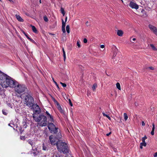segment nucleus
I'll list each match as a JSON object with an SVG mask.
<instances>
[{"instance_id": "obj_34", "label": "nucleus", "mask_w": 157, "mask_h": 157, "mask_svg": "<svg viewBox=\"0 0 157 157\" xmlns=\"http://www.w3.org/2000/svg\"><path fill=\"white\" fill-rule=\"evenodd\" d=\"M140 145L142 146L146 147L147 145V143L145 142H143L140 143Z\"/></svg>"}, {"instance_id": "obj_5", "label": "nucleus", "mask_w": 157, "mask_h": 157, "mask_svg": "<svg viewBox=\"0 0 157 157\" xmlns=\"http://www.w3.org/2000/svg\"><path fill=\"white\" fill-rule=\"evenodd\" d=\"M15 92L18 94H20L25 92L27 90L26 86L24 84L18 83L17 82L14 87Z\"/></svg>"}, {"instance_id": "obj_33", "label": "nucleus", "mask_w": 157, "mask_h": 157, "mask_svg": "<svg viewBox=\"0 0 157 157\" xmlns=\"http://www.w3.org/2000/svg\"><path fill=\"white\" fill-rule=\"evenodd\" d=\"M147 138V137L146 136H145L142 137L141 139L142 141L143 142H145V140Z\"/></svg>"}, {"instance_id": "obj_46", "label": "nucleus", "mask_w": 157, "mask_h": 157, "mask_svg": "<svg viewBox=\"0 0 157 157\" xmlns=\"http://www.w3.org/2000/svg\"><path fill=\"white\" fill-rule=\"evenodd\" d=\"M148 68L150 69V70H154V68L152 67H148Z\"/></svg>"}, {"instance_id": "obj_40", "label": "nucleus", "mask_w": 157, "mask_h": 157, "mask_svg": "<svg viewBox=\"0 0 157 157\" xmlns=\"http://www.w3.org/2000/svg\"><path fill=\"white\" fill-rule=\"evenodd\" d=\"M28 39L30 41H31L32 43H35V41L34 40H33L32 39H31L30 37Z\"/></svg>"}, {"instance_id": "obj_14", "label": "nucleus", "mask_w": 157, "mask_h": 157, "mask_svg": "<svg viewBox=\"0 0 157 157\" xmlns=\"http://www.w3.org/2000/svg\"><path fill=\"white\" fill-rule=\"evenodd\" d=\"M42 147V149L44 151H48L49 148L48 147L47 145H45L44 143L43 144Z\"/></svg>"}, {"instance_id": "obj_44", "label": "nucleus", "mask_w": 157, "mask_h": 157, "mask_svg": "<svg viewBox=\"0 0 157 157\" xmlns=\"http://www.w3.org/2000/svg\"><path fill=\"white\" fill-rule=\"evenodd\" d=\"M83 42L85 43H87V39L86 38H84L83 40Z\"/></svg>"}, {"instance_id": "obj_50", "label": "nucleus", "mask_w": 157, "mask_h": 157, "mask_svg": "<svg viewBox=\"0 0 157 157\" xmlns=\"http://www.w3.org/2000/svg\"><path fill=\"white\" fill-rule=\"evenodd\" d=\"M111 134V132H110L108 133H107L106 134V136H109V135H110Z\"/></svg>"}, {"instance_id": "obj_45", "label": "nucleus", "mask_w": 157, "mask_h": 157, "mask_svg": "<svg viewBox=\"0 0 157 157\" xmlns=\"http://www.w3.org/2000/svg\"><path fill=\"white\" fill-rule=\"evenodd\" d=\"M54 82L55 83V84L56 85L57 87V88L59 89V85H58L57 84V83L55 81H54Z\"/></svg>"}, {"instance_id": "obj_41", "label": "nucleus", "mask_w": 157, "mask_h": 157, "mask_svg": "<svg viewBox=\"0 0 157 157\" xmlns=\"http://www.w3.org/2000/svg\"><path fill=\"white\" fill-rule=\"evenodd\" d=\"M77 46H78V48H79L81 46H80V41H77Z\"/></svg>"}, {"instance_id": "obj_17", "label": "nucleus", "mask_w": 157, "mask_h": 157, "mask_svg": "<svg viewBox=\"0 0 157 157\" xmlns=\"http://www.w3.org/2000/svg\"><path fill=\"white\" fill-rule=\"evenodd\" d=\"M150 46L152 49L155 51H157V49L155 47L154 45L152 44H151Z\"/></svg>"}, {"instance_id": "obj_13", "label": "nucleus", "mask_w": 157, "mask_h": 157, "mask_svg": "<svg viewBox=\"0 0 157 157\" xmlns=\"http://www.w3.org/2000/svg\"><path fill=\"white\" fill-rule=\"evenodd\" d=\"M16 16L17 19L20 22H23L24 21L23 19L21 18V17L20 15H16Z\"/></svg>"}, {"instance_id": "obj_28", "label": "nucleus", "mask_w": 157, "mask_h": 157, "mask_svg": "<svg viewBox=\"0 0 157 157\" xmlns=\"http://www.w3.org/2000/svg\"><path fill=\"white\" fill-rule=\"evenodd\" d=\"M124 119L125 121H126L128 118V116L126 113H124Z\"/></svg>"}, {"instance_id": "obj_59", "label": "nucleus", "mask_w": 157, "mask_h": 157, "mask_svg": "<svg viewBox=\"0 0 157 157\" xmlns=\"http://www.w3.org/2000/svg\"><path fill=\"white\" fill-rule=\"evenodd\" d=\"M52 79H53V81L54 82V81H55L54 80V78H53Z\"/></svg>"}, {"instance_id": "obj_23", "label": "nucleus", "mask_w": 157, "mask_h": 157, "mask_svg": "<svg viewBox=\"0 0 157 157\" xmlns=\"http://www.w3.org/2000/svg\"><path fill=\"white\" fill-rule=\"evenodd\" d=\"M66 29L67 32L69 33H70V26L69 25H67L66 26Z\"/></svg>"}, {"instance_id": "obj_12", "label": "nucleus", "mask_w": 157, "mask_h": 157, "mask_svg": "<svg viewBox=\"0 0 157 157\" xmlns=\"http://www.w3.org/2000/svg\"><path fill=\"white\" fill-rule=\"evenodd\" d=\"M148 27L150 29L151 31H153L154 33L155 32L156 29H157V28L156 27L151 25H148Z\"/></svg>"}, {"instance_id": "obj_16", "label": "nucleus", "mask_w": 157, "mask_h": 157, "mask_svg": "<svg viewBox=\"0 0 157 157\" xmlns=\"http://www.w3.org/2000/svg\"><path fill=\"white\" fill-rule=\"evenodd\" d=\"M152 131L151 132V134L152 135H153L154 134V131L155 129V125L154 123L152 124Z\"/></svg>"}, {"instance_id": "obj_4", "label": "nucleus", "mask_w": 157, "mask_h": 157, "mask_svg": "<svg viewBox=\"0 0 157 157\" xmlns=\"http://www.w3.org/2000/svg\"><path fill=\"white\" fill-rule=\"evenodd\" d=\"M34 99L32 96L28 94L25 96L24 99V104L29 107H33L34 105Z\"/></svg>"}, {"instance_id": "obj_53", "label": "nucleus", "mask_w": 157, "mask_h": 157, "mask_svg": "<svg viewBox=\"0 0 157 157\" xmlns=\"http://www.w3.org/2000/svg\"><path fill=\"white\" fill-rule=\"evenodd\" d=\"M49 34L50 35H55V34L52 33H49Z\"/></svg>"}, {"instance_id": "obj_11", "label": "nucleus", "mask_w": 157, "mask_h": 157, "mask_svg": "<svg viewBox=\"0 0 157 157\" xmlns=\"http://www.w3.org/2000/svg\"><path fill=\"white\" fill-rule=\"evenodd\" d=\"M67 17H66L65 18V22L64 21L63 19H62V32L63 33H66V30L65 29V27L66 26V22L67 21Z\"/></svg>"}, {"instance_id": "obj_1", "label": "nucleus", "mask_w": 157, "mask_h": 157, "mask_svg": "<svg viewBox=\"0 0 157 157\" xmlns=\"http://www.w3.org/2000/svg\"><path fill=\"white\" fill-rule=\"evenodd\" d=\"M1 78V84L3 87H10L13 88L17 82V81L13 80L10 77L4 73Z\"/></svg>"}, {"instance_id": "obj_15", "label": "nucleus", "mask_w": 157, "mask_h": 157, "mask_svg": "<svg viewBox=\"0 0 157 157\" xmlns=\"http://www.w3.org/2000/svg\"><path fill=\"white\" fill-rule=\"evenodd\" d=\"M123 33V32L121 30H118L117 31V35L120 36H122Z\"/></svg>"}, {"instance_id": "obj_8", "label": "nucleus", "mask_w": 157, "mask_h": 157, "mask_svg": "<svg viewBox=\"0 0 157 157\" xmlns=\"http://www.w3.org/2000/svg\"><path fill=\"white\" fill-rule=\"evenodd\" d=\"M57 140V139L52 135L50 136L49 137V141L52 145H56L57 143L58 142Z\"/></svg>"}, {"instance_id": "obj_38", "label": "nucleus", "mask_w": 157, "mask_h": 157, "mask_svg": "<svg viewBox=\"0 0 157 157\" xmlns=\"http://www.w3.org/2000/svg\"><path fill=\"white\" fill-rule=\"evenodd\" d=\"M97 86L96 85L94 84L92 86V89L94 91L96 88Z\"/></svg>"}, {"instance_id": "obj_20", "label": "nucleus", "mask_w": 157, "mask_h": 157, "mask_svg": "<svg viewBox=\"0 0 157 157\" xmlns=\"http://www.w3.org/2000/svg\"><path fill=\"white\" fill-rule=\"evenodd\" d=\"M102 114L103 115V116L104 117H106L109 120H111V118L109 116L107 115L105 113H104V112H102Z\"/></svg>"}, {"instance_id": "obj_26", "label": "nucleus", "mask_w": 157, "mask_h": 157, "mask_svg": "<svg viewBox=\"0 0 157 157\" xmlns=\"http://www.w3.org/2000/svg\"><path fill=\"white\" fill-rule=\"evenodd\" d=\"M4 74V73L0 71V82L1 83V79H2L1 77H2Z\"/></svg>"}, {"instance_id": "obj_43", "label": "nucleus", "mask_w": 157, "mask_h": 157, "mask_svg": "<svg viewBox=\"0 0 157 157\" xmlns=\"http://www.w3.org/2000/svg\"><path fill=\"white\" fill-rule=\"evenodd\" d=\"M2 112L3 114L5 115H6L7 114V113L5 110H2Z\"/></svg>"}, {"instance_id": "obj_21", "label": "nucleus", "mask_w": 157, "mask_h": 157, "mask_svg": "<svg viewBox=\"0 0 157 157\" xmlns=\"http://www.w3.org/2000/svg\"><path fill=\"white\" fill-rule=\"evenodd\" d=\"M60 12L61 13L63 14V16H64L65 14V12L64 10V9L62 7L60 8Z\"/></svg>"}, {"instance_id": "obj_2", "label": "nucleus", "mask_w": 157, "mask_h": 157, "mask_svg": "<svg viewBox=\"0 0 157 157\" xmlns=\"http://www.w3.org/2000/svg\"><path fill=\"white\" fill-rule=\"evenodd\" d=\"M33 118L36 122L38 123L40 126L44 127L47 126L48 122L44 113V114L39 115L37 117L35 115H33Z\"/></svg>"}, {"instance_id": "obj_37", "label": "nucleus", "mask_w": 157, "mask_h": 157, "mask_svg": "<svg viewBox=\"0 0 157 157\" xmlns=\"http://www.w3.org/2000/svg\"><path fill=\"white\" fill-rule=\"evenodd\" d=\"M132 37H131L130 38V41L133 43H135V40H136V38H133L132 39V41H131V39H132Z\"/></svg>"}, {"instance_id": "obj_48", "label": "nucleus", "mask_w": 157, "mask_h": 157, "mask_svg": "<svg viewBox=\"0 0 157 157\" xmlns=\"http://www.w3.org/2000/svg\"><path fill=\"white\" fill-rule=\"evenodd\" d=\"M118 122L119 123H121V122H122L121 118H120V119L118 120Z\"/></svg>"}, {"instance_id": "obj_22", "label": "nucleus", "mask_w": 157, "mask_h": 157, "mask_svg": "<svg viewBox=\"0 0 157 157\" xmlns=\"http://www.w3.org/2000/svg\"><path fill=\"white\" fill-rule=\"evenodd\" d=\"M32 149L34 151V152H33V155L34 156H36L38 154L37 153H36V152H35V150H36V148H35V149H33V147Z\"/></svg>"}, {"instance_id": "obj_36", "label": "nucleus", "mask_w": 157, "mask_h": 157, "mask_svg": "<svg viewBox=\"0 0 157 157\" xmlns=\"http://www.w3.org/2000/svg\"><path fill=\"white\" fill-rule=\"evenodd\" d=\"M19 130L21 134L24 131V129H22V128L21 127H20L19 128Z\"/></svg>"}, {"instance_id": "obj_47", "label": "nucleus", "mask_w": 157, "mask_h": 157, "mask_svg": "<svg viewBox=\"0 0 157 157\" xmlns=\"http://www.w3.org/2000/svg\"><path fill=\"white\" fill-rule=\"evenodd\" d=\"M157 157V152H155L154 153V157Z\"/></svg>"}, {"instance_id": "obj_49", "label": "nucleus", "mask_w": 157, "mask_h": 157, "mask_svg": "<svg viewBox=\"0 0 157 157\" xmlns=\"http://www.w3.org/2000/svg\"><path fill=\"white\" fill-rule=\"evenodd\" d=\"M142 125L143 126H144L145 125V124L144 121H142Z\"/></svg>"}, {"instance_id": "obj_39", "label": "nucleus", "mask_w": 157, "mask_h": 157, "mask_svg": "<svg viewBox=\"0 0 157 157\" xmlns=\"http://www.w3.org/2000/svg\"><path fill=\"white\" fill-rule=\"evenodd\" d=\"M60 84L62 85V86L63 87H66L67 86L66 84L64 83H63L62 82H60Z\"/></svg>"}, {"instance_id": "obj_9", "label": "nucleus", "mask_w": 157, "mask_h": 157, "mask_svg": "<svg viewBox=\"0 0 157 157\" xmlns=\"http://www.w3.org/2000/svg\"><path fill=\"white\" fill-rule=\"evenodd\" d=\"M32 107L34 109V110L35 113H36L38 114H39L40 112V109L39 105L37 104H34V105Z\"/></svg>"}, {"instance_id": "obj_3", "label": "nucleus", "mask_w": 157, "mask_h": 157, "mask_svg": "<svg viewBox=\"0 0 157 157\" xmlns=\"http://www.w3.org/2000/svg\"><path fill=\"white\" fill-rule=\"evenodd\" d=\"M57 149L59 151L63 154H67L69 153V149L68 147L67 144L62 141L58 140L56 144Z\"/></svg>"}, {"instance_id": "obj_6", "label": "nucleus", "mask_w": 157, "mask_h": 157, "mask_svg": "<svg viewBox=\"0 0 157 157\" xmlns=\"http://www.w3.org/2000/svg\"><path fill=\"white\" fill-rule=\"evenodd\" d=\"M53 122L48 123V128L51 133L56 134L58 132V128L56 127Z\"/></svg>"}, {"instance_id": "obj_56", "label": "nucleus", "mask_w": 157, "mask_h": 157, "mask_svg": "<svg viewBox=\"0 0 157 157\" xmlns=\"http://www.w3.org/2000/svg\"><path fill=\"white\" fill-rule=\"evenodd\" d=\"M39 2H40V3H41V0H39Z\"/></svg>"}, {"instance_id": "obj_27", "label": "nucleus", "mask_w": 157, "mask_h": 157, "mask_svg": "<svg viewBox=\"0 0 157 157\" xmlns=\"http://www.w3.org/2000/svg\"><path fill=\"white\" fill-rule=\"evenodd\" d=\"M52 157H60V156L57 153H54Z\"/></svg>"}, {"instance_id": "obj_54", "label": "nucleus", "mask_w": 157, "mask_h": 157, "mask_svg": "<svg viewBox=\"0 0 157 157\" xmlns=\"http://www.w3.org/2000/svg\"><path fill=\"white\" fill-rule=\"evenodd\" d=\"M140 148L141 149L143 148V146H142L141 145H140Z\"/></svg>"}, {"instance_id": "obj_18", "label": "nucleus", "mask_w": 157, "mask_h": 157, "mask_svg": "<svg viewBox=\"0 0 157 157\" xmlns=\"http://www.w3.org/2000/svg\"><path fill=\"white\" fill-rule=\"evenodd\" d=\"M31 26H32L33 31L34 33H37V30L36 28V27L34 26H33V25H31Z\"/></svg>"}, {"instance_id": "obj_57", "label": "nucleus", "mask_w": 157, "mask_h": 157, "mask_svg": "<svg viewBox=\"0 0 157 157\" xmlns=\"http://www.w3.org/2000/svg\"><path fill=\"white\" fill-rule=\"evenodd\" d=\"M26 14L27 15H28V14H29V13H28V14H27V13H26Z\"/></svg>"}, {"instance_id": "obj_42", "label": "nucleus", "mask_w": 157, "mask_h": 157, "mask_svg": "<svg viewBox=\"0 0 157 157\" xmlns=\"http://www.w3.org/2000/svg\"><path fill=\"white\" fill-rule=\"evenodd\" d=\"M68 101H69V103L70 105L71 106H73V104H72V103L71 102V99H69L68 100Z\"/></svg>"}, {"instance_id": "obj_7", "label": "nucleus", "mask_w": 157, "mask_h": 157, "mask_svg": "<svg viewBox=\"0 0 157 157\" xmlns=\"http://www.w3.org/2000/svg\"><path fill=\"white\" fill-rule=\"evenodd\" d=\"M46 117V120L47 121L48 123H49L52 122H54V119L53 116L50 114L49 112L46 111V112H44Z\"/></svg>"}, {"instance_id": "obj_30", "label": "nucleus", "mask_w": 157, "mask_h": 157, "mask_svg": "<svg viewBox=\"0 0 157 157\" xmlns=\"http://www.w3.org/2000/svg\"><path fill=\"white\" fill-rule=\"evenodd\" d=\"M58 109L60 113H64V111L62 109L61 107H59V108H58Z\"/></svg>"}, {"instance_id": "obj_35", "label": "nucleus", "mask_w": 157, "mask_h": 157, "mask_svg": "<svg viewBox=\"0 0 157 157\" xmlns=\"http://www.w3.org/2000/svg\"><path fill=\"white\" fill-rule=\"evenodd\" d=\"M44 19L45 22H47L48 21V19L47 17L45 16L43 17Z\"/></svg>"}, {"instance_id": "obj_25", "label": "nucleus", "mask_w": 157, "mask_h": 157, "mask_svg": "<svg viewBox=\"0 0 157 157\" xmlns=\"http://www.w3.org/2000/svg\"><path fill=\"white\" fill-rule=\"evenodd\" d=\"M116 86H117V88L119 89V90H121V86H120V83H119V82H117V83H116Z\"/></svg>"}, {"instance_id": "obj_10", "label": "nucleus", "mask_w": 157, "mask_h": 157, "mask_svg": "<svg viewBox=\"0 0 157 157\" xmlns=\"http://www.w3.org/2000/svg\"><path fill=\"white\" fill-rule=\"evenodd\" d=\"M129 6L132 9L137 10L139 8V6L136 3L131 1L129 4Z\"/></svg>"}, {"instance_id": "obj_51", "label": "nucleus", "mask_w": 157, "mask_h": 157, "mask_svg": "<svg viewBox=\"0 0 157 157\" xmlns=\"http://www.w3.org/2000/svg\"><path fill=\"white\" fill-rule=\"evenodd\" d=\"M86 24L87 26H88L89 25V22L88 21H87L86 23Z\"/></svg>"}, {"instance_id": "obj_29", "label": "nucleus", "mask_w": 157, "mask_h": 157, "mask_svg": "<svg viewBox=\"0 0 157 157\" xmlns=\"http://www.w3.org/2000/svg\"><path fill=\"white\" fill-rule=\"evenodd\" d=\"M56 136L58 138H60L62 137V135L61 133L59 132L58 133L57 135H56Z\"/></svg>"}, {"instance_id": "obj_32", "label": "nucleus", "mask_w": 157, "mask_h": 157, "mask_svg": "<svg viewBox=\"0 0 157 157\" xmlns=\"http://www.w3.org/2000/svg\"><path fill=\"white\" fill-rule=\"evenodd\" d=\"M22 33L25 35L26 38L28 39L29 37V36L28 35L27 33H25L24 31H22Z\"/></svg>"}, {"instance_id": "obj_24", "label": "nucleus", "mask_w": 157, "mask_h": 157, "mask_svg": "<svg viewBox=\"0 0 157 157\" xmlns=\"http://www.w3.org/2000/svg\"><path fill=\"white\" fill-rule=\"evenodd\" d=\"M54 101L56 104V105L57 106V108H59V107H61L60 105H59V104L57 101H56V100H54Z\"/></svg>"}, {"instance_id": "obj_58", "label": "nucleus", "mask_w": 157, "mask_h": 157, "mask_svg": "<svg viewBox=\"0 0 157 157\" xmlns=\"http://www.w3.org/2000/svg\"><path fill=\"white\" fill-rule=\"evenodd\" d=\"M26 14L27 15H28V14H29V13H28V14H27V13H26Z\"/></svg>"}, {"instance_id": "obj_52", "label": "nucleus", "mask_w": 157, "mask_h": 157, "mask_svg": "<svg viewBox=\"0 0 157 157\" xmlns=\"http://www.w3.org/2000/svg\"><path fill=\"white\" fill-rule=\"evenodd\" d=\"M105 47V46L104 45H101L100 46V47L101 48H103Z\"/></svg>"}, {"instance_id": "obj_19", "label": "nucleus", "mask_w": 157, "mask_h": 157, "mask_svg": "<svg viewBox=\"0 0 157 157\" xmlns=\"http://www.w3.org/2000/svg\"><path fill=\"white\" fill-rule=\"evenodd\" d=\"M62 50L63 52V59L64 61H65V59H66V56L65 54V51L64 50V48H63L62 49Z\"/></svg>"}, {"instance_id": "obj_55", "label": "nucleus", "mask_w": 157, "mask_h": 157, "mask_svg": "<svg viewBox=\"0 0 157 157\" xmlns=\"http://www.w3.org/2000/svg\"><path fill=\"white\" fill-rule=\"evenodd\" d=\"M8 125H9V126H10V127H13L12 126H11L10 125V124H8Z\"/></svg>"}, {"instance_id": "obj_60", "label": "nucleus", "mask_w": 157, "mask_h": 157, "mask_svg": "<svg viewBox=\"0 0 157 157\" xmlns=\"http://www.w3.org/2000/svg\"><path fill=\"white\" fill-rule=\"evenodd\" d=\"M122 2H123V1L122 0H121Z\"/></svg>"}, {"instance_id": "obj_31", "label": "nucleus", "mask_w": 157, "mask_h": 157, "mask_svg": "<svg viewBox=\"0 0 157 157\" xmlns=\"http://www.w3.org/2000/svg\"><path fill=\"white\" fill-rule=\"evenodd\" d=\"M28 142L29 144H30L31 145V146L33 147V141H31V140H28Z\"/></svg>"}]
</instances>
